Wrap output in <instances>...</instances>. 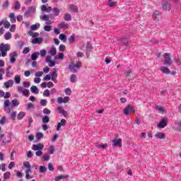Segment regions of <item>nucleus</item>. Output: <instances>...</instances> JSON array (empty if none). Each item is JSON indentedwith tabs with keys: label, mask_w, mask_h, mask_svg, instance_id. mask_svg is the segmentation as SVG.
Instances as JSON below:
<instances>
[{
	"label": "nucleus",
	"mask_w": 181,
	"mask_h": 181,
	"mask_svg": "<svg viewBox=\"0 0 181 181\" xmlns=\"http://www.w3.org/2000/svg\"><path fill=\"white\" fill-rule=\"evenodd\" d=\"M81 66H83L81 62H76V64H74L73 62H71L68 66V69L70 70V71H72V73H78L77 69H81Z\"/></svg>",
	"instance_id": "f257e3e1"
},
{
	"label": "nucleus",
	"mask_w": 181,
	"mask_h": 181,
	"mask_svg": "<svg viewBox=\"0 0 181 181\" xmlns=\"http://www.w3.org/2000/svg\"><path fill=\"white\" fill-rule=\"evenodd\" d=\"M163 56V64H166L168 66H172V58L170 57V54L165 53Z\"/></svg>",
	"instance_id": "f03ea898"
},
{
	"label": "nucleus",
	"mask_w": 181,
	"mask_h": 181,
	"mask_svg": "<svg viewBox=\"0 0 181 181\" xmlns=\"http://www.w3.org/2000/svg\"><path fill=\"white\" fill-rule=\"evenodd\" d=\"M35 12H36V7H35L34 6H31L25 11V13H24V16L25 18H29V16H30L32 13H35Z\"/></svg>",
	"instance_id": "7ed1b4c3"
},
{
	"label": "nucleus",
	"mask_w": 181,
	"mask_h": 181,
	"mask_svg": "<svg viewBox=\"0 0 181 181\" xmlns=\"http://www.w3.org/2000/svg\"><path fill=\"white\" fill-rule=\"evenodd\" d=\"M162 8L163 11H170V9H172V4H170L168 0H163L162 4Z\"/></svg>",
	"instance_id": "20e7f679"
},
{
	"label": "nucleus",
	"mask_w": 181,
	"mask_h": 181,
	"mask_svg": "<svg viewBox=\"0 0 181 181\" xmlns=\"http://www.w3.org/2000/svg\"><path fill=\"white\" fill-rule=\"evenodd\" d=\"M130 112H135V109L134 108V107L131 106L130 105H128L124 109V115H129Z\"/></svg>",
	"instance_id": "39448f33"
},
{
	"label": "nucleus",
	"mask_w": 181,
	"mask_h": 181,
	"mask_svg": "<svg viewBox=\"0 0 181 181\" xmlns=\"http://www.w3.org/2000/svg\"><path fill=\"white\" fill-rule=\"evenodd\" d=\"M17 91H18V93H22L23 95H25V97H29V94H30L29 90L23 89V87L22 86H18L17 88Z\"/></svg>",
	"instance_id": "423d86ee"
},
{
	"label": "nucleus",
	"mask_w": 181,
	"mask_h": 181,
	"mask_svg": "<svg viewBox=\"0 0 181 181\" xmlns=\"http://www.w3.org/2000/svg\"><path fill=\"white\" fill-rule=\"evenodd\" d=\"M86 50V54L87 58L88 59L90 57V53L93 52V45H91V43L87 42Z\"/></svg>",
	"instance_id": "0eeeda50"
},
{
	"label": "nucleus",
	"mask_w": 181,
	"mask_h": 181,
	"mask_svg": "<svg viewBox=\"0 0 181 181\" xmlns=\"http://www.w3.org/2000/svg\"><path fill=\"white\" fill-rule=\"evenodd\" d=\"M9 56H10V62L11 63H12V64H13V63L16 62V57H18V52H11L9 54Z\"/></svg>",
	"instance_id": "6e6552de"
},
{
	"label": "nucleus",
	"mask_w": 181,
	"mask_h": 181,
	"mask_svg": "<svg viewBox=\"0 0 181 181\" xmlns=\"http://www.w3.org/2000/svg\"><path fill=\"white\" fill-rule=\"evenodd\" d=\"M113 144V146H119V148H122V139H116L112 141Z\"/></svg>",
	"instance_id": "1a4fd4ad"
},
{
	"label": "nucleus",
	"mask_w": 181,
	"mask_h": 181,
	"mask_svg": "<svg viewBox=\"0 0 181 181\" xmlns=\"http://www.w3.org/2000/svg\"><path fill=\"white\" fill-rule=\"evenodd\" d=\"M11 50V46L9 45L1 43L0 45V52H9Z\"/></svg>",
	"instance_id": "9d476101"
},
{
	"label": "nucleus",
	"mask_w": 181,
	"mask_h": 181,
	"mask_svg": "<svg viewBox=\"0 0 181 181\" xmlns=\"http://www.w3.org/2000/svg\"><path fill=\"white\" fill-rule=\"evenodd\" d=\"M168 125V119L166 117H163L161 121L158 124V128H165Z\"/></svg>",
	"instance_id": "9b49d317"
},
{
	"label": "nucleus",
	"mask_w": 181,
	"mask_h": 181,
	"mask_svg": "<svg viewBox=\"0 0 181 181\" xmlns=\"http://www.w3.org/2000/svg\"><path fill=\"white\" fill-rule=\"evenodd\" d=\"M45 62L46 63H49V67H54V66L56 65V62L52 61V56H47Z\"/></svg>",
	"instance_id": "f8f14e48"
},
{
	"label": "nucleus",
	"mask_w": 181,
	"mask_h": 181,
	"mask_svg": "<svg viewBox=\"0 0 181 181\" xmlns=\"http://www.w3.org/2000/svg\"><path fill=\"white\" fill-rule=\"evenodd\" d=\"M45 148V145L42 144H33V151H42Z\"/></svg>",
	"instance_id": "ddd939ff"
},
{
	"label": "nucleus",
	"mask_w": 181,
	"mask_h": 181,
	"mask_svg": "<svg viewBox=\"0 0 181 181\" xmlns=\"http://www.w3.org/2000/svg\"><path fill=\"white\" fill-rule=\"evenodd\" d=\"M68 8L69 9V11H71V12H74L75 13H77V12H78V7H77V6L74 4H69L68 6Z\"/></svg>",
	"instance_id": "4468645a"
},
{
	"label": "nucleus",
	"mask_w": 181,
	"mask_h": 181,
	"mask_svg": "<svg viewBox=\"0 0 181 181\" xmlns=\"http://www.w3.org/2000/svg\"><path fill=\"white\" fill-rule=\"evenodd\" d=\"M66 124H67V121H66V119H61V122H59L57 126V131H60V128H62V127H64Z\"/></svg>",
	"instance_id": "2eb2a0df"
},
{
	"label": "nucleus",
	"mask_w": 181,
	"mask_h": 181,
	"mask_svg": "<svg viewBox=\"0 0 181 181\" xmlns=\"http://www.w3.org/2000/svg\"><path fill=\"white\" fill-rule=\"evenodd\" d=\"M57 71L54 70L51 74V80L54 81V83H57Z\"/></svg>",
	"instance_id": "dca6fc26"
},
{
	"label": "nucleus",
	"mask_w": 181,
	"mask_h": 181,
	"mask_svg": "<svg viewBox=\"0 0 181 181\" xmlns=\"http://www.w3.org/2000/svg\"><path fill=\"white\" fill-rule=\"evenodd\" d=\"M57 110H58L59 114H62V115H64V117H67V115H69V113L67 112V111H66V110H64V109H63V107L59 106L57 107Z\"/></svg>",
	"instance_id": "f3484780"
},
{
	"label": "nucleus",
	"mask_w": 181,
	"mask_h": 181,
	"mask_svg": "<svg viewBox=\"0 0 181 181\" xmlns=\"http://www.w3.org/2000/svg\"><path fill=\"white\" fill-rule=\"evenodd\" d=\"M42 42H43V39L42 37H37L33 40L32 43L34 45H42Z\"/></svg>",
	"instance_id": "a211bd4d"
},
{
	"label": "nucleus",
	"mask_w": 181,
	"mask_h": 181,
	"mask_svg": "<svg viewBox=\"0 0 181 181\" xmlns=\"http://www.w3.org/2000/svg\"><path fill=\"white\" fill-rule=\"evenodd\" d=\"M155 137L158 138V139H165L166 135L165 134V133L158 132L155 134Z\"/></svg>",
	"instance_id": "6ab92c4d"
},
{
	"label": "nucleus",
	"mask_w": 181,
	"mask_h": 181,
	"mask_svg": "<svg viewBox=\"0 0 181 181\" xmlns=\"http://www.w3.org/2000/svg\"><path fill=\"white\" fill-rule=\"evenodd\" d=\"M23 166H25V168H27V170H25L26 174L29 173V172L32 170V166L30 165V163L29 162L23 163Z\"/></svg>",
	"instance_id": "aec40b11"
},
{
	"label": "nucleus",
	"mask_w": 181,
	"mask_h": 181,
	"mask_svg": "<svg viewBox=\"0 0 181 181\" xmlns=\"http://www.w3.org/2000/svg\"><path fill=\"white\" fill-rule=\"evenodd\" d=\"M40 55V53H39V52H35L31 54V60H33V62H35V60L37 59V57H39Z\"/></svg>",
	"instance_id": "412c9836"
},
{
	"label": "nucleus",
	"mask_w": 181,
	"mask_h": 181,
	"mask_svg": "<svg viewBox=\"0 0 181 181\" xmlns=\"http://www.w3.org/2000/svg\"><path fill=\"white\" fill-rule=\"evenodd\" d=\"M12 86H13V80H8L4 83V86L6 88H10V87H12Z\"/></svg>",
	"instance_id": "4be33fe9"
},
{
	"label": "nucleus",
	"mask_w": 181,
	"mask_h": 181,
	"mask_svg": "<svg viewBox=\"0 0 181 181\" xmlns=\"http://www.w3.org/2000/svg\"><path fill=\"white\" fill-rule=\"evenodd\" d=\"M8 17L10 18L11 23H15V22H16V16H15L14 13H10Z\"/></svg>",
	"instance_id": "5701e85b"
},
{
	"label": "nucleus",
	"mask_w": 181,
	"mask_h": 181,
	"mask_svg": "<svg viewBox=\"0 0 181 181\" xmlns=\"http://www.w3.org/2000/svg\"><path fill=\"white\" fill-rule=\"evenodd\" d=\"M67 177H69V175H59V176H57V177H54V180H55V181H60V180H63V179H66V178H67Z\"/></svg>",
	"instance_id": "b1692460"
},
{
	"label": "nucleus",
	"mask_w": 181,
	"mask_h": 181,
	"mask_svg": "<svg viewBox=\"0 0 181 181\" xmlns=\"http://www.w3.org/2000/svg\"><path fill=\"white\" fill-rule=\"evenodd\" d=\"M30 91L34 94H39V89H37V86H32L30 88Z\"/></svg>",
	"instance_id": "393cba45"
},
{
	"label": "nucleus",
	"mask_w": 181,
	"mask_h": 181,
	"mask_svg": "<svg viewBox=\"0 0 181 181\" xmlns=\"http://www.w3.org/2000/svg\"><path fill=\"white\" fill-rule=\"evenodd\" d=\"M160 70L164 74H170V70L166 66L161 67Z\"/></svg>",
	"instance_id": "a878e982"
},
{
	"label": "nucleus",
	"mask_w": 181,
	"mask_h": 181,
	"mask_svg": "<svg viewBox=\"0 0 181 181\" xmlns=\"http://www.w3.org/2000/svg\"><path fill=\"white\" fill-rule=\"evenodd\" d=\"M59 28H60V29H67V28H69V24L66 22H62L59 24Z\"/></svg>",
	"instance_id": "bb28decb"
},
{
	"label": "nucleus",
	"mask_w": 181,
	"mask_h": 181,
	"mask_svg": "<svg viewBox=\"0 0 181 181\" xmlns=\"http://www.w3.org/2000/svg\"><path fill=\"white\" fill-rule=\"evenodd\" d=\"M56 53H57V49H56V47L54 46H52L49 50V54L51 56H56Z\"/></svg>",
	"instance_id": "cd10ccee"
},
{
	"label": "nucleus",
	"mask_w": 181,
	"mask_h": 181,
	"mask_svg": "<svg viewBox=\"0 0 181 181\" xmlns=\"http://www.w3.org/2000/svg\"><path fill=\"white\" fill-rule=\"evenodd\" d=\"M64 21H66V22H70V21H71V15L70 13L64 14Z\"/></svg>",
	"instance_id": "c85d7f7f"
},
{
	"label": "nucleus",
	"mask_w": 181,
	"mask_h": 181,
	"mask_svg": "<svg viewBox=\"0 0 181 181\" xmlns=\"http://www.w3.org/2000/svg\"><path fill=\"white\" fill-rule=\"evenodd\" d=\"M74 42H76V35L73 34L72 35H71L69 38V42L70 43V45H73V43H74Z\"/></svg>",
	"instance_id": "c756f323"
},
{
	"label": "nucleus",
	"mask_w": 181,
	"mask_h": 181,
	"mask_svg": "<svg viewBox=\"0 0 181 181\" xmlns=\"http://www.w3.org/2000/svg\"><path fill=\"white\" fill-rule=\"evenodd\" d=\"M52 12L54 13V16H59V15H60V9L58 8H53Z\"/></svg>",
	"instance_id": "7c9ffc66"
},
{
	"label": "nucleus",
	"mask_w": 181,
	"mask_h": 181,
	"mask_svg": "<svg viewBox=\"0 0 181 181\" xmlns=\"http://www.w3.org/2000/svg\"><path fill=\"white\" fill-rule=\"evenodd\" d=\"M42 121L43 124H48V122H50V118L49 116L45 115L42 117Z\"/></svg>",
	"instance_id": "2f4dec72"
},
{
	"label": "nucleus",
	"mask_w": 181,
	"mask_h": 181,
	"mask_svg": "<svg viewBox=\"0 0 181 181\" xmlns=\"http://www.w3.org/2000/svg\"><path fill=\"white\" fill-rule=\"evenodd\" d=\"M11 142V136H8V139H4L3 141H1V145L2 146H5L6 144H9Z\"/></svg>",
	"instance_id": "473e14b6"
},
{
	"label": "nucleus",
	"mask_w": 181,
	"mask_h": 181,
	"mask_svg": "<svg viewBox=\"0 0 181 181\" xmlns=\"http://www.w3.org/2000/svg\"><path fill=\"white\" fill-rule=\"evenodd\" d=\"M43 136H44L43 133L37 132L36 134V141H37V142H39V141H40V139H42V138H43Z\"/></svg>",
	"instance_id": "72a5a7b5"
},
{
	"label": "nucleus",
	"mask_w": 181,
	"mask_h": 181,
	"mask_svg": "<svg viewBox=\"0 0 181 181\" xmlns=\"http://www.w3.org/2000/svg\"><path fill=\"white\" fill-rule=\"evenodd\" d=\"M40 28V23H37L30 26L31 30H36Z\"/></svg>",
	"instance_id": "f704fd0d"
},
{
	"label": "nucleus",
	"mask_w": 181,
	"mask_h": 181,
	"mask_svg": "<svg viewBox=\"0 0 181 181\" xmlns=\"http://www.w3.org/2000/svg\"><path fill=\"white\" fill-rule=\"evenodd\" d=\"M11 37H12V34L10 32L6 33L4 35V39L6 40H9L10 39H11Z\"/></svg>",
	"instance_id": "c9c22d12"
},
{
	"label": "nucleus",
	"mask_w": 181,
	"mask_h": 181,
	"mask_svg": "<svg viewBox=\"0 0 181 181\" xmlns=\"http://www.w3.org/2000/svg\"><path fill=\"white\" fill-rule=\"evenodd\" d=\"M25 115H26V112H21L18 116H17V118L18 119L21 120L23 118V117H25Z\"/></svg>",
	"instance_id": "e433bc0d"
},
{
	"label": "nucleus",
	"mask_w": 181,
	"mask_h": 181,
	"mask_svg": "<svg viewBox=\"0 0 181 181\" xmlns=\"http://www.w3.org/2000/svg\"><path fill=\"white\" fill-rule=\"evenodd\" d=\"M14 9H16V11H19V9H21V4H19L18 1H16L14 4Z\"/></svg>",
	"instance_id": "4c0bfd02"
},
{
	"label": "nucleus",
	"mask_w": 181,
	"mask_h": 181,
	"mask_svg": "<svg viewBox=\"0 0 181 181\" xmlns=\"http://www.w3.org/2000/svg\"><path fill=\"white\" fill-rule=\"evenodd\" d=\"M11 177V172L7 171L4 174V179L5 180L9 179Z\"/></svg>",
	"instance_id": "58836bf2"
},
{
	"label": "nucleus",
	"mask_w": 181,
	"mask_h": 181,
	"mask_svg": "<svg viewBox=\"0 0 181 181\" xmlns=\"http://www.w3.org/2000/svg\"><path fill=\"white\" fill-rule=\"evenodd\" d=\"M119 42H122L124 45H129V41L127 38H120L118 40Z\"/></svg>",
	"instance_id": "ea45409f"
},
{
	"label": "nucleus",
	"mask_w": 181,
	"mask_h": 181,
	"mask_svg": "<svg viewBox=\"0 0 181 181\" xmlns=\"http://www.w3.org/2000/svg\"><path fill=\"white\" fill-rule=\"evenodd\" d=\"M126 77H127L128 78H131V77L133 76L132 74V70H129L128 71H127L126 73H124Z\"/></svg>",
	"instance_id": "a19ab883"
},
{
	"label": "nucleus",
	"mask_w": 181,
	"mask_h": 181,
	"mask_svg": "<svg viewBox=\"0 0 181 181\" xmlns=\"http://www.w3.org/2000/svg\"><path fill=\"white\" fill-rule=\"evenodd\" d=\"M11 104L13 107H18V105H19V100H18V99H14L11 100Z\"/></svg>",
	"instance_id": "79ce46f5"
},
{
	"label": "nucleus",
	"mask_w": 181,
	"mask_h": 181,
	"mask_svg": "<svg viewBox=\"0 0 181 181\" xmlns=\"http://www.w3.org/2000/svg\"><path fill=\"white\" fill-rule=\"evenodd\" d=\"M14 81L16 84H19L21 83V76L16 75L14 78Z\"/></svg>",
	"instance_id": "37998d69"
},
{
	"label": "nucleus",
	"mask_w": 181,
	"mask_h": 181,
	"mask_svg": "<svg viewBox=\"0 0 181 181\" xmlns=\"http://www.w3.org/2000/svg\"><path fill=\"white\" fill-rule=\"evenodd\" d=\"M70 81L71 83H74L77 81V76H76L75 74H72L71 76Z\"/></svg>",
	"instance_id": "c03bdc74"
},
{
	"label": "nucleus",
	"mask_w": 181,
	"mask_h": 181,
	"mask_svg": "<svg viewBox=\"0 0 181 181\" xmlns=\"http://www.w3.org/2000/svg\"><path fill=\"white\" fill-rule=\"evenodd\" d=\"M59 39L60 40H63V42H66L67 40V36L64 34H60Z\"/></svg>",
	"instance_id": "a18cd8bd"
},
{
	"label": "nucleus",
	"mask_w": 181,
	"mask_h": 181,
	"mask_svg": "<svg viewBox=\"0 0 181 181\" xmlns=\"http://www.w3.org/2000/svg\"><path fill=\"white\" fill-rule=\"evenodd\" d=\"M46 170H47V168L46 167L42 165L40 166V173H45Z\"/></svg>",
	"instance_id": "49530a36"
},
{
	"label": "nucleus",
	"mask_w": 181,
	"mask_h": 181,
	"mask_svg": "<svg viewBox=\"0 0 181 181\" xmlns=\"http://www.w3.org/2000/svg\"><path fill=\"white\" fill-rule=\"evenodd\" d=\"M40 19H41L42 21H45V22H46L47 21H49V16H48V14L44 15V16H40Z\"/></svg>",
	"instance_id": "de8ad7c7"
},
{
	"label": "nucleus",
	"mask_w": 181,
	"mask_h": 181,
	"mask_svg": "<svg viewBox=\"0 0 181 181\" xmlns=\"http://www.w3.org/2000/svg\"><path fill=\"white\" fill-rule=\"evenodd\" d=\"M40 54L42 56V57H45L46 54H47V51H46V49H41L40 51Z\"/></svg>",
	"instance_id": "09e8293b"
},
{
	"label": "nucleus",
	"mask_w": 181,
	"mask_h": 181,
	"mask_svg": "<svg viewBox=\"0 0 181 181\" xmlns=\"http://www.w3.org/2000/svg\"><path fill=\"white\" fill-rule=\"evenodd\" d=\"M48 152L50 155H53L54 153V146H50Z\"/></svg>",
	"instance_id": "8fccbe9b"
},
{
	"label": "nucleus",
	"mask_w": 181,
	"mask_h": 181,
	"mask_svg": "<svg viewBox=\"0 0 181 181\" xmlns=\"http://www.w3.org/2000/svg\"><path fill=\"white\" fill-rule=\"evenodd\" d=\"M3 25L6 29H9V28H11V23H9L8 21H4Z\"/></svg>",
	"instance_id": "3c124183"
},
{
	"label": "nucleus",
	"mask_w": 181,
	"mask_h": 181,
	"mask_svg": "<svg viewBox=\"0 0 181 181\" xmlns=\"http://www.w3.org/2000/svg\"><path fill=\"white\" fill-rule=\"evenodd\" d=\"M155 109L160 112H163L165 111V107L160 106H156Z\"/></svg>",
	"instance_id": "603ef678"
},
{
	"label": "nucleus",
	"mask_w": 181,
	"mask_h": 181,
	"mask_svg": "<svg viewBox=\"0 0 181 181\" xmlns=\"http://www.w3.org/2000/svg\"><path fill=\"white\" fill-rule=\"evenodd\" d=\"M42 112L46 115H49V114H51L52 111H50V110H49L48 108H44Z\"/></svg>",
	"instance_id": "864d4df0"
},
{
	"label": "nucleus",
	"mask_w": 181,
	"mask_h": 181,
	"mask_svg": "<svg viewBox=\"0 0 181 181\" xmlns=\"http://www.w3.org/2000/svg\"><path fill=\"white\" fill-rule=\"evenodd\" d=\"M55 59H59V60H62V59H64V54H63V53H59V54H58V56L55 57Z\"/></svg>",
	"instance_id": "5fc2aeb1"
},
{
	"label": "nucleus",
	"mask_w": 181,
	"mask_h": 181,
	"mask_svg": "<svg viewBox=\"0 0 181 181\" xmlns=\"http://www.w3.org/2000/svg\"><path fill=\"white\" fill-rule=\"evenodd\" d=\"M23 86L25 87V88H29V87H30V82L24 81L23 83Z\"/></svg>",
	"instance_id": "6e6d98bb"
},
{
	"label": "nucleus",
	"mask_w": 181,
	"mask_h": 181,
	"mask_svg": "<svg viewBox=\"0 0 181 181\" xmlns=\"http://www.w3.org/2000/svg\"><path fill=\"white\" fill-rule=\"evenodd\" d=\"M59 52H64L66 50V45L61 44L59 47Z\"/></svg>",
	"instance_id": "4d7b16f0"
},
{
	"label": "nucleus",
	"mask_w": 181,
	"mask_h": 181,
	"mask_svg": "<svg viewBox=\"0 0 181 181\" xmlns=\"http://www.w3.org/2000/svg\"><path fill=\"white\" fill-rule=\"evenodd\" d=\"M40 105L42 106V107H46V105H47V100H45V99H42L40 100Z\"/></svg>",
	"instance_id": "13d9d810"
},
{
	"label": "nucleus",
	"mask_w": 181,
	"mask_h": 181,
	"mask_svg": "<svg viewBox=\"0 0 181 181\" xmlns=\"http://www.w3.org/2000/svg\"><path fill=\"white\" fill-rule=\"evenodd\" d=\"M44 97H49L50 95V91L49 89H46L43 93Z\"/></svg>",
	"instance_id": "bf43d9fd"
},
{
	"label": "nucleus",
	"mask_w": 181,
	"mask_h": 181,
	"mask_svg": "<svg viewBox=\"0 0 181 181\" xmlns=\"http://www.w3.org/2000/svg\"><path fill=\"white\" fill-rule=\"evenodd\" d=\"M44 30H45V32H50V30H52V25H45Z\"/></svg>",
	"instance_id": "052dcab7"
},
{
	"label": "nucleus",
	"mask_w": 181,
	"mask_h": 181,
	"mask_svg": "<svg viewBox=\"0 0 181 181\" xmlns=\"http://www.w3.org/2000/svg\"><path fill=\"white\" fill-rule=\"evenodd\" d=\"M27 108L28 110H33V108H35V105L32 104V103H28Z\"/></svg>",
	"instance_id": "680f3d73"
},
{
	"label": "nucleus",
	"mask_w": 181,
	"mask_h": 181,
	"mask_svg": "<svg viewBox=\"0 0 181 181\" xmlns=\"http://www.w3.org/2000/svg\"><path fill=\"white\" fill-rule=\"evenodd\" d=\"M109 2L108 6H110V8H112V6H114V5H115V4H117V2L115 1H112V0H107Z\"/></svg>",
	"instance_id": "e2e57ef3"
},
{
	"label": "nucleus",
	"mask_w": 181,
	"mask_h": 181,
	"mask_svg": "<svg viewBox=\"0 0 181 181\" xmlns=\"http://www.w3.org/2000/svg\"><path fill=\"white\" fill-rule=\"evenodd\" d=\"M48 169L50 170V172H53V170H54V168L53 167V164H52V163H48Z\"/></svg>",
	"instance_id": "0e129e2a"
},
{
	"label": "nucleus",
	"mask_w": 181,
	"mask_h": 181,
	"mask_svg": "<svg viewBox=\"0 0 181 181\" xmlns=\"http://www.w3.org/2000/svg\"><path fill=\"white\" fill-rule=\"evenodd\" d=\"M9 6V1H6L2 4V8H8Z\"/></svg>",
	"instance_id": "69168bd1"
},
{
	"label": "nucleus",
	"mask_w": 181,
	"mask_h": 181,
	"mask_svg": "<svg viewBox=\"0 0 181 181\" xmlns=\"http://www.w3.org/2000/svg\"><path fill=\"white\" fill-rule=\"evenodd\" d=\"M65 94L66 95H71V89H70L69 88H67L65 89Z\"/></svg>",
	"instance_id": "338daca9"
},
{
	"label": "nucleus",
	"mask_w": 181,
	"mask_h": 181,
	"mask_svg": "<svg viewBox=\"0 0 181 181\" xmlns=\"http://www.w3.org/2000/svg\"><path fill=\"white\" fill-rule=\"evenodd\" d=\"M11 118L13 119V121H14L15 118H16V112H13L11 114Z\"/></svg>",
	"instance_id": "774afa93"
}]
</instances>
